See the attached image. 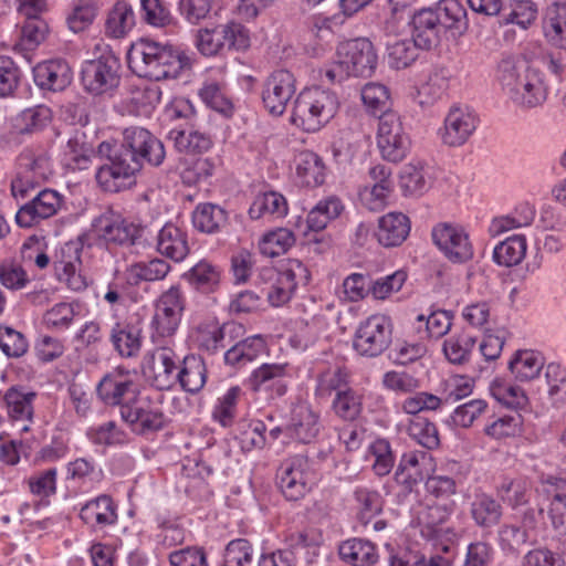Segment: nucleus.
Instances as JSON below:
<instances>
[{"instance_id": "obj_13", "label": "nucleus", "mask_w": 566, "mask_h": 566, "mask_svg": "<svg viewBox=\"0 0 566 566\" xmlns=\"http://www.w3.org/2000/svg\"><path fill=\"white\" fill-rule=\"evenodd\" d=\"M277 479L284 497L298 501L311 491L315 483V473L307 458L295 455L282 463Z\"/></svg>"}, {"instance_id": "obj_57", "label": "nucleus", "mask_w": 566, "mask_h": 566, "mask_svg": "<svg viewBox=\"0 0 566 566\" xmlns=\"http://www.w3.org/2000/svg\"><path fill=\"white\" fill-rule=\"evenodd\" d=\"M490 392L500 403L513 408L522 409L527 405V396L524 390L503 379H494L490 385Z\"/></svg>"}, {"instance_id": "obj_4", "label": "nucleus", "mask_w": 566, "mask_h": 566, "mask_svg": "<svg viewBox=\"0 0 566 566\" xmlns=\"http://www.w3.org/2000/svg\"><path fill=\"white\" fill-rule=\"evenodd\" d=\"M339 106L335 93L319 86L303 90L296 97L291 122L304 132L314 133L326 125Z\"/></svg>"}, {"instance_id": "obj_61", "label": "nucleus", "mask_w": 566, "mask_h": 566, "mask_svg": "<svg viewBox=\"0 0 566 566\" xmlns=\"http://www.w3.org/2000/svg\"><path fill=\"white\" fill-rule=\"evenodd\" d=\"M442 406V399L431 392L418 391L409 394L399 405V409L411 416L423 411H436Z\"/></svg>"}, {"instance_id": "obj_51", "label": "nucleus", "mask_w": 566, "mask_h": 566, "mask_svg": "<svg viewBox=\"0 0 566 566\" xmlns=\"http://www.w3.org/2000/svg\"><path fill=\"white\" fill-rule=\"evenodd\" d=\"M52 119V111L45 105H36L22 111L15 118V128L20 134H33L42 130Z\"/></svg>"}, {"instance_id": "obj_39", "label": "nucleus", "mask_w": 566, "mask_h": 566, "mask_svg": "<svg viewBox=\"0 0 566 566\" xmlns=\"http://www.w3.org/2000/svg\"><path fill=\"white\" fill-rule=\"evenodd\" d=\"M295 170L300 182L306 187H317L325 181V166L322 158L311 151H301L295 157Z\"/></svg>"}, {"instance_id": "obj_28", "label": "nucleus", "mask_w": 566, "mask_h": 566, "mask_svg": "<svg viewBox=\"0 0 566 566\" xmlns=\"http://www.w3.org/2000/svg\"><path fill=\"white\" fill-rule=\"evenodd\" d=\"M38 395L23 386H12L3 394L2 403L12 421H33Z\"/></svg>"}, {"instance_id": "obj_37", "label": "nucleus", "mask_w": 566, "mask_h": 566, "mask_svg": "<svg viewBox=\"0 0 566 566\" xmlns=\"http://www.w3.org/2000/svg\"><path fill=\"white\" fill-rule=\"evenodd\" d=\"M192 224L203 233L220 232L228 224V212L214 203H199L192 212Z\"/></svg>"}, {"instance_id": "obj_17", "label": "nucleus", "mask_w": 566, "mask_h": 566, "mask_svg": "<svg viewBox=\"0 0 566 566\" xmlns=\"http://www.w3.org/2000/svg\"><path fill=\"white\" fill-rule=\"evenodd\" d=\"M120 418L134 433L139 436L157 432L166 422L165 413L157 403L138 396L122 407Z\"/></svg>"}, {"instance_id": "obj_56", "label": "nucleus", "mask_w": 566, "mask_h": 566, "mask_svg": "<svg viewBox=\"0 0 566 566\" xmlns=\"http://www.w3.org/2000/svg\"><path fill=\"white\" fill-rule=\"evenodd\" d=\"M242 395L243 391L239 386L229 388L218 398L212 410V418L222 427L231 426L237 417V406Z\"/></svg>"}, {"instance_id": "obj_12", "label": "nucleus", "mask_w": 566, "mask_h": 566, "mask_svg": "<svg viewBox=\"0 0 566 566\" xmlns=\"http://www.w3.org/2000/svg\"><path fill=\"white\" fill-rule=\"evenodd\" d=\"M139 394L135 374L124 367H116L105 374L96 386L98 399L106 406L128 405Z\"/></svg>"}, {"instance_id": "obj_21", "label": "nucleus", "mask_w": 566, "mask_h": 566, "mask_svg": "<svg viewBox=\"0 0 566 566\" xmlns=\"http://www.w3.org/2000/svg\"><path fill=\"white\" fill-rule=\"evenodd\" d=\"M478 118L469 106H453L449 109L441 129V140L450 147L465 144L476 129Z\"/></svg>"}, {"instance_id": "obj_14", "label": "nucleus", "mask_w": 566, "mask_h": 566, "mask_svg": "<svg viewBox=\"0 0 566 566\" xmlns=\"http://www.w3.org/2000/svg\"><path fill=\"white\" fill-rule=\"evenodd\" d=\"M377 144L384 159L399 163L408 155L411 140L396 113L379 116Z\"/></svg>"}, {"instance_id": "obj_62", "label": "nucleus", "mask_w": 566, "mask_h": 566, "mask_svg": "<svg viewBox=\"0 0 566 566\" xmlns=\"http://www.w3.org/2000/svg\"><path fill=\"white\" fill-rule=\"evenodd\" d=\"M553 496L549 507L552 526L558 535H566V482L560 481L554 491L547 490Z\"/></svg>"}, {"instance_id": "obj_10", "label": "nucleus", "mask_w": 566, "mask_h": 566, "mask_svg": "<svg viewBox=\"0 0 566 566\" xmlns=\"http://www.w3.org/2000/svg\"><path fill=\"white\" fill-rule=\"evenodd\" d=\"M119 67V60L113 53L86 61L81 72V82L84 90L96 96L112 92L120 81Z\"/></svg>"}, {"instance_id": "obj_63", "label": "nucleus", "mask_w": 566, "mask_h": 566, "mask_svg": "<svg viewBox=\"0 0 566 566\" xmlns=\"http://www.w3.org/2000/svg\"><path fill=\"white\" fill-rule=\"evenodd\" d=\"M545 377L548 386V396L555 406L566 402V369L560 365L551 363L546 366Z\"/></svg>"}, {"instance_id": "obj_52", "label": "nucleus", "mask_w": 566, "mask_h": 566, "mask_svg": "<svg viewBox=\"0 0 566 566\" xmlns=\"http://www.w3.org/2000/svg\"><path fill=\"white\" fill-rule=\"evenodd\" d=\"M526 253V240L523 235H512L499 243L493 250V260L499 265L518 264Z\"/></svg>"}, {"instance_id": "obj_32", "label": "nucleus", "mask_w": 566, "mask_h": 566, "mask_svg": "<svg viewBox=\"0 0 566 566\" xmlns=\"http://www.w3.org/2000/svg\"><path fill=\"white\" fill-rule=\"evenodd\" d=\"M441 30L432 9H422L412 18V39L418 46L430 50L440 42Z\"/></svg>"}, {"instance_id": "obj_15", "label": "nucleus", "mask_w": 566, "mask_h": 566, "mask_svg": "<svg viewBox=\"0 0 566 566\" xmlns=\"http://www.w3.org/2000/svg\"><path fill=\"white\" fill-rule=\"evenodd\" d=\"M339 65L349 76H371L377 66V54L366 38L345 41L337 46Z\"/></svg>"}, {"instance_id": "obj_9", "label": "nucleus", "mask_w": 566, "mask_h": 566, "mask_svg": "<svg viewBox=\"0 0 566 566\" xmlns=\"http://www.w3.org/2000/svg\"><path fill=\"white\" fill-rule=\"evenodd\" d=\"M392 321L385 314H374L361 322L354 338L355 350L368 357L384 353L391 343Z\"/></svg>"}, {"instance_id": "obj_23", "label": "nucleus", "mask_w": 566, "mask_h": 566, "mask_svg": "<svg viewBox=\"0 0 566 566\" xmlns=\"http://www.w3.org/2000/svg\"><path fill=\"white\" fill-rule=\"evenodd\" d=\"M78 516L87 526L102 530L117 523V504L111 495L101 494L87 501L81 507Z\"/></svg>"}, {"instance_id": "obj_49", "label": "nucleus", "mask_w": 566, "mask_h": 566, "mask_svg": "<svg viewBox=\"0 0 566 566\" xmlns=\"http://www.w3.org/2000/svg\"><path fill=\"white\" fill-rule=\"evenodd\" d=\"M334 413L346 421L356 420L363 411V394L352 387L338 391L333 401Z\"/></svg>"}, {"instance_id": "obj_7", "label": "nucleus", "mask_w": 566, "mask_h": 566, "mask_svg": "<svg viewBox=\"0 0 566 566\" xmlns=\"http://www.w3.org/2000/svg\"><path fill=\"white\" fill-rule=\"evenodd\" d=\"M92 232L107 245L149 244L146 227L129 221L111 209L94 218Z\"/></svg>"}, {"instance_id": "obj_58", "label": "nucleus", "mask_w": 566, "mask_h": 566, "mask_svg": "<svg viewBox=\"0 0 566 566\" xmlns=\"http://www.w3.org/2000/svg\"><path fill=\"white\" fill-rule=\"evenodd\" d=\"M502 500L512 507L524 505L528 502L532 493L531 481L526 478L504 480L497 489Z\"/></svg>"}, {"instance_id": "obj_5", "label": "nucleus", "mask_w": 566, "mask_h": 566, "mask_svg": "<svg viewBox=\"0 0 566 566\" xmlns=\"http://www.w3.org/2000/svg\"><path fill=\"white\" fill-rule=\"evenodd\" d=\"M196 46L208 57L245 51L250 46L249 30L233 20L219 23L211 29H200L196 36Z\"/></svg>"}, {"instance_id": "obj_42", "label": "nucleus", "mask_w": 566, "mask_h": 566, "mask_svg": "<svg viewBox=\"0 0 566 566\" xmlns=\"http://www.w3.org/2000/svg\"><path fill=\"white\" fill-rule=\"evenodd\" d=\"M287 210V201L283 195L276 191H266L254 198L249 209V216L251 219H279L286 216Z\"/></svg>"}, {"instance_id": "obj_26", "label": "nucleus", "mask_w": 566, "mask_h": 566, "mask_svg": "<svg viewBox=\"0 0 566 566\" xmlns=\"http://www.w3.org/2000/svg\"><path fill=\"white\" fill-rule=\"evenodd\" d=\"M34 82L42 88L52 92L65 90L72 82V71L64 60H51L39 63L33 69Z\"/></svg>"}, {"instance_id": "obj_35", "label": "nucleus", "mask_w": 566, "mask_h": 566, "mask_svg": "<svg viewBox=\"0 0 566 566\" xmlns=\"http://www.w3.org/2000/svg\"><path fill=\"white\" fill-rule=\"evenodd\" d=\"M432 12L442 34L449 31L455 36L465 31L467 12L457 0H442Z\"/></svg>"}, {"instance_id": "obj_29", "label": "nucleus", "mask_w": 566, "mask_h": 566, "mask_svg": "<svg viewBox=\"0 0 566 566\" xmlns=\"http://www.w3.org/2000/svg\"><path fill=\"white\" fill-rule=\"evenodd\" d=\"M410 231V222L401 212H389L379 219L377 239L387 248L400 245Z\"/></svg>"}, {"instance_id": "obj_44", "label": "nucleus", "mask_w": 566, "mask_h": 566, "mask_svg": "<svg viewBox=\"0 0 566 566\" xmlns=\"http://www.w3.org/2000/svg\"><path fill=\"white\" fill-rule=\"evenodd\" d=\"M102 476L103 470L92 458H76L66 464V480L80 486L92 488Z\"/></svg>"}, {"instance_id": "obj_30", "label": "nucleus", "mask_w": 566, "mask_h": 566, "mask_svg": "<svg viewBox=\"0 0 566 566\" xmlns=\"http://www.w3.org/2000/svg\"><path fill=\"white\" fill-rule=\"evenodd\" d=\"M109 339L120 357H136L142 348V329L127 322H117L112 327Z\"/></svg>"}, {"instance_id": "obj_19", "label": "nucleus", "mask_w": 566, "mask_h": 566, "mask_svg": "<svg viewBox=\"0 0 566 566\" xmlns=\"http://www.w3.org/2000/svg\"><path fill=\"white\" fill-rule=\"evenodd\" d=\"M295 92L294 75L287 70H277L268 77L263 85V105L271 115L281 116Z\"/></svg>"}, {"instance_id": "obj_47", "label": "nucleus", "mask_w": 566, "mask_h": 566, "mask_svg": "<svg viewBox=\"0 0 566 566\" xmlns=\"http://www.w3.org/2000/svg\"><path fill=\"white\" fill-rule=\"evenodd\" d=\"M451 326L452 316L443 310L434 311L428 316L420 314L416 319V329L420 339H439L450 331Z\"/></svg>"}, {"instance_id": "obj_40", "label": "nucleus", "mask_w": 566, "mask_h": 566, "mask_svg": "<svg viewBox=\"0 0 566 566\" xmlns=\"http://www.w3.org/2000/svg\"><path fill=\"white\" fill-rule=\"evenodd\" d=\"M207 381L205 361L195 355L186 356L182 366L177 370V384L190 394L199 392Z\"/></svg>"}, {"instance_id": "obj_64", "label": "nucleus", "mask_w": 566, "mask_h": 566, "mask_svg": "<svg viewBox=\"0 0 566 566\" xmlns=\"http://www.w3.org/2000/svg\"><path fill=\"white\" fill-rule=\"evenodd\" d=\"M253 545L249 539H232L226 546L222 566H250L253 560Z\"/></svg>"}, {"instance_id": "obj_53", "label": "nucleus", "mask_w": 566, "mask_h": 566, "mask_svg": "<svg viewBox=\"0 0 566 566\" xmlns=\"http://www.w3.org/2000/svg\"><path fill=\"white\" fill-rule=\"evenodd\" d=\"M366 459L371 462L373 471L378 476L389 474L395 464V455L389 441L386 439H377L371 442Z\"/></svg>"}, {"instance_id": "obj_2", "label": "nucleus", "mask_w": 566, "mask_h": 566, "mask_svg": "<svg viewBox=\"0 0 566 566\" xmlns=\"http://www.w3.org/2000/svg\"><path fill=\"white\" fill-rule=\"evenodd\" d=\"M127 63L133 73L150 81L177 78L191 66L184 51L150 39H139L132 44Z\"/></svg>"}, {"instance_id": "obj_43", "label": "nucleus", "mask_w": 566, "mask_h": 566, "mask_svg": "<svg viewBox=\"0 0 566 566\" xmlns=\"http://www.w3.org/2000/svg\"><path fill=\"white\" fill-rule=\"evenodd\" d=\"M136 24L133 7L126 1H117L108 12L105 33L114 39L124 38Z\"/></svg>"}, {"instance_id": "obj_33", "label": "nucleus", "mask_w": 566, "mask_h": 566, "mask_svg": "<svg viewBox=\"0 0 566 566\" xmlns=\"http://www.w3.org/2000/svg\"><path fill=\"white\" fill-rule=\"evenodd\" d=\"M157 250L175 261H181L189 252L187 234L172 223H166L157 234Z\"/></svg>"}, {"instance_id": "obj_50", "label": "nucleus", "mask_w": 566, "mask_h": 566, "mask_svg": "<svg viewBox=\"0 0 566 566\" xmlns=\"http://www.w3.org/2000/svg\"><path fill=\"white\" fill-rule=\"evenodd\" d=\"M428 167L421 163H410L400 172V187L405 193L421 195L430 188Z\"/></svg>"}, {"instance_id": "obj_54", "label": "nucleus", "mask_w": 566, "mask_h": 566, "mask_svg": "<svg viewBox=\"0 0 566 566\" xmlns=\"http://www.w3.org/2000/svg\"><path fill=\"white\" fill-rule=\"evenodd\" d=\"M343 210L339 199L332 197L319 201L307 214V227L312 231H321L328 222L337 218Z\"/></svg>"}, {"instance_id": "obj_18", "label": "nucleus", "mask_w": 566, "mask_h": 566, "mask_svg": "<svg viewBox=\"0 0 566 566\" xmlns=\"http://www.w3.org/2000/svg\"><path fill=\"white\" fill-rule=\"evenodd\" d=\"M432 240L452 263L463 264L472 260L473 245L468 232L460 226L439 223L432 229Z\"/></svg>"}, {"instance_id": "obj_38", "label": "nucleus", "mask_w": 566, "mask_h": 566, "mask_svg": "<svg viewBox=\"0 0 566 566\" xmlns=\"http://www.w3.org/2000/svg\"><path fill=\"white\" fill-rule=\"evenodd\" d=\"M470 514L478 526L488 528L500 522L502 506L491 494L475 492L470 503Z\"/></svg>"}, {"instance_id": "obj_36", "label": "nucleus", "mask_w": 566, "mask_h": 566, "mask_svg": "<svg viewBox=\"0 0 566 566\" xmlns=\"http://www.w3.org/2000/svg\"><path fill=\"white\" fill-rule=\"evenodd\" d=\"M266 349V342L263 336L254 335L237 343L224 354L227 365L234 368H242L254 361Z\"/></svg>"}, {"instance_id": "obj_1", "label": "nucleus", "mask_w": 566, "mask_h": 566, "mask_svg": "<svg viewBox=\"0 0 566 566\" xmlns=\"http://www.w3.org/2000/svg\"><path fill=\"white\" fill-rule=\"evenodd\" d=\"M97 153L107 158L95 175L98 186L106 192H119L136 184V176L145 164L160 166L166 158L163 142L142 126H128L122 132L120 145L114 148L102 142Z\"/></svg>"}, {"instance_id": "obj_34", "label": "nucleus", "mask_w": 566, "mask_h": 566, "mask_svg": "<svg viewBox=\"0 0 566 566\" xmlns=\"http://www.w3.org/2000/svg\"><path fill=\"white\" fill-rule=\"evenodd\" d=\"M544 36L555 48L566 50V4L553 3L543 18Z\"/></svg>"}, {"instance_id": "obj_31", "label": "nucleus", "mask_w": 566, "mask_h": 566, "mask_svg": "<svg viewBox=\"0 0 566 566\" xmlns=\"http://www.w3.org/2000/svg\"><path fill=\"white\" fill-rule=\"evenodd\" d=\"M95 154L92 140L83 129L74 128L66 142L64 155L74 169H87Z\"/></svg>"}, {"instance_id": "obj_6", "label": "nucleus", "mask_w": 566, "mask_h": 566, "mask_svg": "<svg viewBox=\"0 0 566 566\" xmlns=\"http://www.w3.org/2000/svg\"><path fill=\"white\" fill-rule=\"evenodd\" d=\"M455 501L437 502L422 505L416 513V521L422 537L433 541L444 554L450 552L451 545L457 541L454 528L446 523L455 511Z\"/></svg>"}, {"instance_id": "obj_48", "label": "nucleus", "mask_w": 566, "mask_h": 566, "mask_svg": "<svg viewBox=\"0 0 566 566\" xmlns=\"http://www.w3.org/2000/svg\"><path fill=\"white\" fill-rule=\"evenodd\" d=\"M421 46L411 39H399L387 44L388 65L395 70L409 67L418 57Z\"/></svg>"}, {"instance_id": "obj_24", "label": "nucleus", "mask_w": 566, "mask_h": 566, "mask_svg": "<svg viewBox=\"0 0 566 566\" xmlns=\"http://www.w3.org/2000/svg\"><path fill=\"white\" fill-rule=\"evenodd\" d=\"M444 471L446 473L433 474L426 481L428 494L441 503L452 501L451 496L457 494L458 485L467 478V472L462 471V467L455 461L449 462Z\"/></svg>"}, {"instance_id": "obj_46", "label": "nucleus", "mask_w": 566, "mask_h": 566, "mask_svg": "<svg viewBox=\"0 0 566 566\" xmlns=\"http://www.w3.org/2000/svg\"><path fill=\"white\" fill-rule=\"evenodd\" d=\"M169 139L174 142L179 153L201 154L208 151L212 146L210 135L197 129H172Z\"/></svg>"}, {"instance_id": "obj_45", "label": "nucleus", "mask_w": 566, "mask_h": 566, "mask_svg": "<svg viewBox=\"0 0 566 566\" xmlns=\"http://www.w3.org/2000/svg\"><path fill=\"white\" fill-rule=\"evenodd\" d=\"M543 366V356L531 349L517 350L509 363L511 373L520 381H528L536 378Z\"/></svg>"}, {"instance_id": "obj_59", "label": "nucleus", "mask_w": 566, "mask_h": 566, "mask_svg": "<svg viewBox=\"0 0 566 566\" xmlns=\"http://www.w3.org/2000/svg\"><path fill=\"white\" fill-rule=\"evenodd\" d=\"M348 387V373L342 367L328 368L317 377L315 396L326 398Z\"/></svg>"}, {"instance_id": "obj_20", "label": "nucleus", "mask_w": 566, "mask_h": 566, "mask_svg": "<svg viewBox=\"0 0 566 566\" xmlns=\"http://www.w3.org/2000/svg\"><path fill=\"white\" fill-rule=\"evenodd\" d=\"M62 196L52 189H43L30 201L20 207L15 213V222L21 228H31L42 220L57 213L62 206Z\"/></svg>"}, {"instance_id": "obj_27", "label": "nucleus", "mask_w": 566, "mask_h": 566, "mask_svg": "<svg viewBox=\"0 0 566 566\" xmlns=\"http://www.w3.org/2000/svg\"><path fill=\"white\" fill-rule=\"evenodd\" d=\"M430 462L431 457L426 451L405 452L395 473L397 483L412 490L423 480Z\"/></svg>"}, {"instance_id": "obj_60", "label": "nucleus", "mask_w": 566, "mask_h": 566, "mask_svg": "<svg viewBox=\"0 0 566 566\" xmlns=\"http://www.w3.org/2000/svg\"><path fill=\"white\" fill-rule=\"evenodd\" d=\"M169 269V264L159 259H154L147 263H136L128 269L127 283H130L132 280L135 281L134 283H138L139 281L153 282L164 280Z\"/></svg>"}, {"instance_id": "obj_3", "label": "nucleus", "mask_w": 566, "mask_h": 566, "mask_svg": "<svg viewBox=\"0 0 566 566\" xmlns=\"http://www.w3.org/2000/svg\"><path fill=\"white\" fill-rule=\"evenodd\" d=\"M496 80L503 93L522 109L542 106L548 94L544 74L523 61L504 57L497 65Z\"/></svg>"}, {"instance_id": "obj_22", "label": "nucleus", "mask_w": 566, "mask_h": 566, "mask_svg": "<svg viewBox=\"0 0 566 566\" xmlns=\"http://www.w3.org/2000/svg\"><path fill=\"white\" fill-rule=\"evenodd\" d=\"M286 377H290L289 364H262L251 373L247 384L254 392L268 389L272 398L282 397L287 392Z\"/></svg>"}, {"instance_id": "obj_16", "label": "nucleus", "mask_w": 566, "mask_h": 566, "mask_svg": "<svg viewBox=\"0 0 566 566\" xmlns=\"http://www.w3.org/2000/svg\"><path fill=\"white\" fill-rule=\"evenodd\" d=\"M185 310V298L178 286L171 285L163 293L155 306L151 321L154 333L151 338L171 337L178 329Z\"/></svg>"}, {"instance_id": "obj_41", "label": "nucleus", "mask_w": 566, "mask_h": 566, "mask_svg": "<svg viewBox=\"0 0 566 566\" xmlns=\"http://www.w3.org/2000/svg\"><path fill=\"white\" fill-rule=\"evenodd\" d=\"M338 553L344 562L353 566H373L378 560L376 546L371 542L360 538L343 542Z\"/></svg>"}, {"instance_id": "obj_25", "label": "nucleus", "mask_w": 566, "mask_h": 566, "mask_svg": "<svg viewBox=\"0 0 566 566\" xmlns=\"http://www.w3.org/2000/svg\"><path fill=\"white\" fill-rule=\"evenodd\" d=\"M319 415L307 403H300L292 410L290 423L285 427L286 437L308 443L319 433Z\"/></svg>"}, {"instance_id": "obj_55", "label": "nucleus", "mask_w": 566, "mask_h": 566, "mask_svg": "<svg viewBox=\"0 0 566 566\" xmlns=\"http://www.w3.org/2000/svg\"><path fill=\"white\" fill-rule=\"evenodd\" d=\"M86 437L93 444L105 447L125 444L129 441L127 432L113 420L91 427Z\"/></svg>"}, {"instance_id": "obj_8", "label": "nucleus", "mask_w": 566, "mask_h": 566, "mask_svg": "<svg viewBox=\"0 0 566 566\" xmlns=\"http://www.w3.org/2000/svg\"><path fill=\"white\" fill-rule=\"evenodd\" d=\"M53 175V164L48 150H24L19 156V171L11 181L14 198H25L30 190L35 189Z\"/></svg>"}, {"instance_id": "obj_11", "label": "nucleus", "mask_w": 566, "mask_h": 566, "mask_svg": "<svg viewBox=\"0 0 566 566\" xmlns=\"http://www.w3.org/2000/svg\"><path fill=\"white\" fill-rule=\"evenodd\" d=\"M179 357L170 346H158L145 355L142 371L145 379L158 390H169L177 384Z\"/></svg>"}]
</instances>
